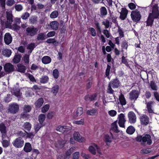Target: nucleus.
Returning a JSON list of instances; mask_svg holds the SVG:
<instances>
[{"instance_id":"46","label":"nucleus","mask_w":159,"mask_h":159,"mask_svg":"<svg viewBox=\"0 0 159 159\" xmlns=\"http://www.w3.org/2000/svg\"><path fill=\"white\" fill-rule=\"evenodd\" d=\"M45 39V36L43 33H41L38 35L37 39L38 40H43Z\"/></svg>"},{"instance_id":"47","label":"nucleus","mask_w":159,"mask_h":159,"mask_svg":"<svg viewBox=\"0 0 159 159\" xmlns=\"http://www.w3.org/2000/svg\"><path fill=\"white\" fill-rule=\"evenodd\" d=\"M13 94L16 97L20 96L21 95V93L20 92L19 89H15L13 90Z\"/></svg>"},{"instance_id":"30","label":"nucleus","mask_w":159,"mask_h":159,"mask_svg":"<svg viewBox=\"0 0 159 159\" xmlns=\"http://www.w3.org/2000/svg\"><path fill=\"white\" fill-rule=\"evenodd\" d=\"M68 129L66 126H59L57 127L56 130L61 133H63L65 131H67Z\"/></svg>"},{"instance_id":"56","label":"nucleus","mask_w":159,"mask_h":159,"mask_svg":"<svg viewBox=\"0 0 159 159\" xmlns=\"http://www.w3.org/2000/svg\"><path fill=\"white\" fill-rule=\"evenodd\" d=\"M24 109L25 112H28L30 111L31 108L29 105H25L24 107Z\"/></svg>"},{"instance_id":"19","label":"nucleus","mask_w":159,"mask_h":159,"mask_svg":"<svg viewBox=\"0 0 159 159\" xmlns=\"http://www.w3.org/2000/svg\"><path fill=\"white\" fill-rule=\"evenodd\" d=\"M147 142V143L148 145H150L152 143V141L151 139V136L150 135L146 134L143 137V142L145 143Z\"/></svg>"},{"instance_id":"40","label":"nucleus","mask_w":159,"mask_h":159,"mask_svg":"<svg viewBox=\"0 0 159 159\" xmlns=\"http://www.w3.org/2000/svg\"><path fill=\"white\" fill-rule=\"evenodd\" d=\"M45 116L44 114H41L39 117V120L40 124H42L45 119Z\"/></svg>"},{"instance_id":"45","label":"nucleus","mask_w":159,"mask_h":159,"mask_svg":"<svg viewBox=\"0 0 159 159\" xmlns=\"http://www.w3.org/2000/svg\"><path fill=\"white\" fill-rule=\"evenodd\" d=\"M76 115L77 116H80L83 113V109L82 107H78L76 110Z\"/></svg>"},{"instance_id":"21","label":"nucleus","mask_w":159,"mask_h":159,"mask_svg":"<svg viewBox=\"0 0 159 159\" xmlns=\"http://www.w3.org/2000/svg\"><path fill=\"white\" fill-rule=\"evenodd\" d=\"M155 103L154 101H150L147 103V107L149 113H152L153 112V110L152 109V106Z\"/></svg>"},{"instance_id":"1","label":"nucleus","mask_w":159,"mask_h":159,"mask_svg":"<svg viewBox=\"0 0 159 159\" xmlns=\"http://www.w3.org/2000/svg\"><path fill=\"white\" fill-rule=\"evenodd\" d=\"M38 29L33 26H31L27 28L26 30V34L27 35L30 37H33L37 34Z\"/></svg>"},{"instance_id":"36","label":"nucleus","mask_w":159,"mask_h":159,"mask_svg":"<svg viewBox=\"0 0 159 159\" xmlns=\"http://www.w3.org/2000/svg\"><path fill=\"white\" fill-rule=\"evenodd\" d=\"M35 44L34 43H31L28 44L27 46V48L29 49V51L28 52V53L30 54L32 52L34 48H35Z\"/></svg>"},{"instance_id":"11","label":"nucleus","mask_w":159,"mask_h":159,"mask_svg":"<svg viewBox=\"0 0 159 159\" xmlns=\"http://www.w3.org/2000/svg\"><path fill=\"white\" fill-rule=\"evenodd\" d=\"M141 124L144 125H147L149 122V118L145 115H142L140 117Z\"/></svg>"},{"instance_id":"39","label":"nucleus","mask_w":159,"mask_h":159,"mask_svg":"<svg viewBox=\"0 0 159 159\" xmlns=\"http://www.w3.org/2000/svg\"><path fill=\"white\" fill-rule=\"evenodd\" d=\"M20 55H15L13 59V62L16 64L18 63L20 60Z\"/></svg>"},{"instance_id":"7","label":"nucleus","mask_w":159,"mask_h":159,"mask_svg":"<svg viewBox=\"0 0 159 159\" xmlns=\"http://www.w3.org/2000/svg\"><path fill=\"white\" fill-rule=\"evenodd\" d=\"M7 21L6 22V25L7 27H9L13 22L12 15L11 11H7L6 12Z\"/></svg>"},{"instance_id":"48","label":"nucleus","mask_w":159,"mask_h":159,"mask_svg":"<svg viewBox=\"0 0 159 159\" xmlns=\"http://www.w3.org/2000/svg\"><path fill=\"white\" fill-rule=\"evenodd\" d=\"M48 80V78L47 76H44L42 77L40 79V82L42 83H46Z\"/></svg>"},{"instance_id":"44","label":"nucleus","mask_w":159,"mask_h":159,"mask_svg":"<svg viewBox=\"0 0 159 159\" xmlns=\"http://www.w3.org/2000/svg\"><path fill=\"white\" fill-rule=\"evenodd\" d=\"M43 126L42 124H36L34 126V128L35 133H36L39 130V129Z\"/></svg>"},{"instance_id":"18","label":"nucleus","mask_w":159,"mask_h":159,"mask_svg":"<svg viewBox=\"0 0 159 159\" xmlns=\"http://www.w3.org/2000/svg\"><path fill=\"white\" fill-rule=\"evenodd\" d=\"M44 102L43 99L42 98H39L35 102L34 105L37 109L40 108Z\"/></svg>"},{"instance_id":"29","label":"nucleus","mask_w":159,"mask_h":159,"mask_svg":"<svg viewBox=\"0 0 159 159\" xmlns=\"http://www.w3.org/2000/svg\"><path fill=\"white\" fill-rule=\"evenodd\" d=\"M59 90V86L58 85H55L52 88L51 90V92L54 95L56 96Z\"/></svg>"},{"instance_id":"16","label":"nucleus","mask_w":159,"mask_h":159,"mask_svg":"<svg viewBox=\"0 0 159 159\" xmlns=\"http://www.w3.org/2000/svg\"><path fill=\"white\" fill-rule=\"evenodd\" d=\"M128 10L125 8H122L120 12V18L122 20H125L126 17L128 14Z\"/></svg>"},{"instance_id":"58","label":"nucleus","mask_w":159,"mask_h":159,"mask_svg":"<svg viewBox=\"0 0 159 159\" xmlns=\"http://www.w3.org/2000/svg\"><path fill=\"white\" fill-rule=\"evenodd\" d=\"M111 87V85L109 84H108L107 89V92L108 93L113 94L114 93V91L112 89Z\"/></svg>"},{"instance_id":"8","label":"nucleus","mask_w":159,"mask_h":159,"mask_svg":"<svg viewBox=\"0 0 159 159\" xmlns=\"http://www.w3.org/2000/svg\"><path fill=\"white\" fill-rule=\"evenodd\" d=\"M125 117V116L123 113H121L118 115V123L120 127L122 128L125 127V124L126 121Z\"/></svg>"},{"instance_id":"17","label":"nucleus","mask_w":159,"mask_h":159,"mask_svg":"<svg viewBox=\"0 0 159 159\" xmlns=\"http://www.w3.org/2000/svg\"><path fill=\"white\" fill-rule=\"evenodd\" d=\"M109 84L111 85L113 88H116L120 86L119 81L117 79H115L110 81Z\"/></svg>"},{"instance_id":"35","label":"nucleus","mask_w":159,"mask_h":159,"mask_svg":"<svg viewBox=\"0 0 159 159\" xmlns=\"http://www.w3.org/2000/svg\"><path fill=\"white\" fill-rule=\"evenodd\" d=\"M23 127L24 129L30 131L31 127V125L29 122H26L24 123Z\"/></svg>"},{"instance_id":"34","label":"nucleus","mask_w":159,"mask_h":159,"mask_svg":"<svg viewBox=\"0 0 159 159\" xmlns=\"http://www.w3.org/2000/svg\"><path fill=\"white\" fill-rule=\"evenodd\" d=\"M154 19L151 16H150V15H149L147 20L146 21L147 25L152 26L153 22Z\"/></svg>"},{"instance_id":"31","label":"nucleus","mask_w":159,"mask_h":159,"mask_svg":"<svg viewBox=\"0 0 159 159\" xmlns=\"http://www.w3.org/2000/svg\"><path fill=\"white\" fill-rule=\"evenodd\" d=\"M11 51L10 49H5L2 51V54L6 57H9L11 54Z\"/></svg>"},{"instance_id":"25","label":"nucleus","mask_w":159,"mask_h":159,"mask_svg":"<svg viewBox=\"0 0 159 159\" xmlns=\"http://www.w3.org/2000/svg\"><path fill=\"white\" fill-rule=\"evenodd\" d=\"M32 148L31 144L29 143H26L25 144L24 150L25 152H28L31 151Z\"/></svg>"},{"instance_id":"41","label":"nucleus","mask_w":159,"mask_h":159,"mask_svg":"<svg viewBox=\"0 0 159 159\" xmlns=\"http://www.w3.org/2000/svg\"><path fill=\"white\" fill-rule=\"evenodd\" d=\"M102 24L105 26V28L107 29L110 26V23L109 21L107 19L105 20L102 21Z\"/></svg>"},{"instance_id":"38","label":"nucleus","mask_w":159,"mask_h":159,"mask_svg":"<svg viewBox=\"0 0 159 159\" xmlns=\"http://www.w3.org/2000/svg\"><path fill=\"white\" fill-rule=\"evenodd\" d=\"M104 140L107 145H108V143L111 142L112 138L110 137L108 135H106L104 137Z\"/></svg>"},{"instance_id":"37","label":"nucleus","mask_w":159,"mask_h":159,"mask_svg":"<svg viewBox=\"0 0 159 159\" xmlns=\"http://www.w3.org/2000/svg\"><path fill=\"white\" fill-rule=\"evenodd\" d=\"M100 14L102 16H105L107 14V11L104 7H102L100 8Z\"/></svg>"},{"instance_id":"54","label":"nucleus","mask_w":159,"mask_h":159,"mask_svg":"<svg viewBox=\"0 0 159 159\" xmlns=\"http://www.w3.org/2000/svg\"><path fill=\"white\" fill-rule=\"evenodd\" d=\"M108 113L111 116L113 117L115 116L116 115L117 112L115 110H111L109 111L108 112Z\"/></svg>"},{"instance_id":"22","label":"nucleus","mask_w":159,"mask_h":159,"mask_svg":"<svg viewBox=\"0 0 159 159\" xmlns=\"http://www.w3.org/2000/svg\"><path fill=\"white\" fill-rule=\"evenodd\" d=\"M50 25L52 29L57 30L58 28L59 23L57 21H54L51 22L50 23Z\"/></svg>"},{"instance_id":"59","label":"nucleus","mask_w":159,"mask_h":159,"mask_svg":"<svg viewBox=\"0 0 159 159\" xmlns=\"http://www.w3.org/2000/svg\"><path fill=\"white\" fill-rule=\"evenodd\" d=\"M150 86L152 89L154 90H156L157 89V87L155 83L153 82H151L150 83Z\"/></svg>"},{"instance_id":"5","label":"nucleus","mask_w":159,"mask_h":159,"mask_svg":"<svg viewBox=\"0 0 159 159\" xmlns=\"http://www.w3.org/2000/svg\"><path fill=\"white\" fill-rule=\"evenodd\" d=\"M24 143V140L21 137L16 138L12 142L14 146L17 148L22 147L23 146Z\"/></svg>"},{"instance_id":"23","label":"nucleus","mask_w":159,"mask_h":159,"mask_svg":"<svg viewBox=\"0 0 159 159\" xmlns=\"http://www.w3.org/2000/svg\"><path fill=\"white\" fill-rule=\"evenodd\" d=\"M111 130L116 133L120 132V130L118 129V127L116 121H115L111 124Z\"/></svg>"},{"instance_id":"50","label":"nucleus","mask_w":159,"mask_h":159,"mask_svg":"<svg viewBox=\"0 0 159 159\" xmlns=\"http://www.w3.org/2000/svg\"><path fill=\"white\" fill-rule=\"evenodd\" d=\"M29 55L26 54L24 56L23 59L25 64H28L29 63Z\"/></svg>"},{"instance_id":"57","label":"nucleus","mask_w":159,"mask_h":159,"mask_svg":"<svg viewBox=\"0 0 159 159\" xmlns=\"http://www.w3.org/2000/svg\"><path fill=\"white\" fill-rule=\"evenodd\" d=\"M16 10L18 11H21L23 9V7L21 4H16L15 6Z\"/></svg>"},{"instance_id":"12","label":"nucleus","mask_w":159,"mask_h":159,"mask_svg":"<svg viewBox=\"0 0 159 159\" xmlns=\"http://www.w3.org/2000/svg\"><path fill=\"white\" fill-rule=\"evenodd\" d=\"M12 40V38L11 34L9 33H6L4 36V41L7 45L10 44Z\"/></svg>"},{"instance_id":"60","label":"nucleus","mask_w":159,"mask_h":159,"mask_svg":"<svg viewBox=\"0 0 159 159\" xmlns=\"http://www.w3.org/2000/svg\"><path fill=\"white\" fill-rule=\"evenodd\" d=\"M92 80L91 78H89L87 81V87L88 89H89L91 86L92 84Z\"/></svg>"},{"instance_id":"13","label":"nucleus","mask_w":159,"mask_h":159,"mask_svg":"<svg viewBox=\"0 0 159 159\" xmlns=\"http://www.w3.org/2000/svg\"><path fill=\"white\" fill-rule=\"evenodd\" d=\"M129 95V98L131 100L135 101L138 97V92L136 90H132L130 93Z\"/></svg>"},{"instance_id":"42","label":"nucleus","mask_w":159,"mask_h":159,"mask_svg":"<svg viewBox=\"0 0 159 159\" xmlns=\"http://www.w3.org/2000/svg\"><path fill=\"white\" fill-rule=\"evenodd\" d=\"M58 15V13L57 11H54L52 12L50 15V17L51 18H57Z\"/></svg>"},{"instance_id":"33","label":"nucleus","mask_w":159,"mask_h":159,"mask_svg":"<svg viewBox=\"0 0 159 159\" xmlns=\"http://www.w3.org/2000/svg\"><path fill=\"white\" fill-rule=\"evenodd\" d=\"M119 100L121 104L122 105H125L126 103V102L124 95L121 94L119 96Z\"/></svg>"},{"instance_id":"4","label":"nucleus","mask_w":159,"mask_h":159,"mask_svg":"<svg viewBox=\"0 0 159 159\" xmlns=\"http://www.w3.org/2000/svg\"><path fill=\"white\" fill-rule=\"evenodd\" d=\"M19 109V105L16 103H13L9 105L8 108V112L11 114H15Z\"/></svg>"},{"instance_id":"2","label":"nucleus","mask_w":159,"mask_h":159,"mask_svg":"<svg viewBox=\"0 0 159 159\" xmlns=\"http://www.w3.org/2000/svg\"><path fill=\"white\" fill-rule=\"evenodd\" d=\"M130 16L132 20L134 22H138L139 21L141 17L140 12L138 10L132 11L131 12Z\"/></svg>"},{"instance_id":"3","label":"nucleus","mask_w":159,"mask_h":159,"mask_svg":"<svg viewBox=\"0 0 159 159\" xmlns=\"http://www.w3.org/2000/svg\"><path fill=\"white\" fill-rule=\"evenodd\" d=\"M150 16L153 18H157L159 17V11L158 7L157 4H155L153 6L152 8V12L149 14Z\"/></svg>"},{"instance_id":"26","label":"nucleus","mask_w":159,"mask_h":159,"mask_svg":"<svg viewBox=\"0 0 159 159\" xmlns=\"http://www.w3.org/2000/svg\"><path fill=\"white\" fill-rule=\"evenodd\" d=\"M66 142V141L65 140H59L56 143V146L59 148H61L63 147Z\"/></svg>"},{"instance_id":"24","label":"nucleus","mask_w":159,"mask_h":159,"mask_svg":"<svg viewBox=\"0 0 159 159\" xmlns=\"http://www.w3.org/2000/svg\"><path fill=\"white\" fill-rule=\"evenodd\" d=\"M41 60L43 64H46L51 62V58L48 56H45L42 57Z\"/></svg>"},{"instance_id":"51","label":"nucleus","mask_w":159,"mask_h":159,"mask_svg":"<svg viewBox=\"0 0 159 159\" xmlns=\"http://www.w3.org/2000/svg\"><path fill=\"white\" fill-rule=\"evenodd\" d=\"M29 16L30 14L28 12H26L22 14L21 16V18L23 20H26Z\"/></svg>"},{"instance_id":"10","label":"nucleus","mask_w":159,"mask_h":159,"mask_svg":"<svg viewBox=\"0 0 159 159\" xmlns=\"http://www.w3.org/2000/svg\"><path fill=\"white\" fill-rule=\"evenodd\" d=\"M129 121L131 124H134L136 121L135 114L133 111H130L128 114Z\"/></svg>"},{"instance_id":"62","label":"nucleus","mask_w":159,"mask_h":159,"mask_svg":"<svg viewBox=\"0 0 159 159\" xmlns=\"http://www.w3.org/2000/svg\"><path fill=\"white\" fill-rule=\"evenodd\" d=\"M11 95L10 94H8L7 97L5 98L4 100L6 102H8L11 101Z\"/></svg>"},{"instance_id":"32","label":"nucleus","mask_w":159,"mask_h":159,"mask_svg":"<svg viewBox=\"0 0 159 159\" xmlns=\"http://www.w3.org/2000/svg\"><path fill=\"white\" fill-rule=\"evenodd\" d=\"M135 129L132 126H129L127 128L126 132L129 134H133L135 131Z\"/></svg>"},{"instance_id":"14","label":"nucleus","mask_w":159,"mask_h":159,"mask_svg":"<svg viewBox=\"0 0 159 159\" xmlns=\"http://www.w3.org/2000/svg\"><path fill=\"white\" fill-rule=\"evenodd\" d=\"M89 151L93 154L95 155L96 153V151H97L99 153H100L99 150L98 146L95 144H93L92 145L89 147Z\"/></svg>"},{"instance_id":"20","label":"nucleus","mask_w":159,"mask_h":159,"mask_svg":"<svg viewBox=\"0 0 159 159\" xmlns=\"http://www.w3.org/2000/svg\"><path fill=\"white\" fill-rule=\"evenodd\" d=\"M17 70L21 73H24L26 69V66L24 65L19 64L17 65Z\"/></svg>"},{"instance_id":"61","label":"nucleus","mask_w":159,"mask_h":159,"mask_svg":"<svg viewBox=\"0 0 159 159\" xmlns=\"http://www.w3.org/2000/svg\"><path fill=\"white\" fill-rule=\"evenodd\" d=\"M15 3L14 0H7L6 4L7 5L11 6L13 5Z\"/></svg>"},{"instance_id":"15","label":"nucleus","mask_w":159,"mask_h":159,"mask_svg":"<svg viewBox=\"0 0 159 159\" xmlns=\"http://www.w3.org/2000/svg\"><path fill=\"white\" fill-rule=\"evenodd\" d=\"M73 137L75 140L79 142H83L84 140V138L82 137L78 132H75L74 133Z\"/></svg>"},{"instance_id":"53","label":"nucleus","mask_w":159,"mask_h":159,"mask_svg":"<svg viewBox=\"0 0 159 159\" xmlns=\"http://www.w3.org/2000/svg\"><path fill=\"white\" fill-rule=\"evenodd\" d=\"M53 75L54 78L56 79L58 78L59 75V72L57 69H55L53 70Z\"/></svg>"},{"instance_id":"27","label":"nucleus","mask_w":159,"mask_h":159,"mask_svg":"<svg viewBox=\"0 0 159 159\" xmlns=\"http://www.w3.org/2000/svg\"><path fill=\"white\" fill-rule=\"evenodd\" d=\"M2 144L4 148L7 147L9 145V141L6 140L7 138H8L7 136H6V137L5 138L2 137Z\"/></svg>"},{"instance_id":"9","label":"nucleus","mask_w":159,"mask_h":159,"mask_svg":"<svg viewBox=\"0 0 159 159\" xmlns=\"http://www.w3.org/2000/svg\"><path fill=\"white\" fill-rule=\"evenodd\" d=\"M0 132L2 134V137L5 138L7 135V127L3 123L0 124Z\"/></svg>"},{"instance_id":"55","label":"nucleus","mask_w":159,"mask_h":159,"mask_svg":"<svg viewBox=\"0 0 159 159\" xmlns=\"http://www.w3.org/2000/svg\"><path fill=\"white\" fill-rule=\"evenodd\" d=\"M29 21L30 24H34L37 21L36 18L35 16H32L29 19Z\"/></svg>"},{"instance_id":"64","label":"nucleus","mask_w":159,"mask_h":159,"mask_svg":"<svg viewBox=\"0 0 159 159\" xmlns=\"http://www.w3.org/2000/svg\"><path fill=\"white\" fill-rule=\"evenodd\" d=\"M80 153L76 152L73 154V159H78L79 158Z\"/></svg>"},{"instance_id":"49","label":"nucleus","mask_w":159,"mask_h":159,"mask_svg":"<svg viewBox=\"0 0 159 159\" xmlns=\"http://www.w3.org/2000/svg\"><path fill=\"white\" fill-rule=\"evenodd\" d=\"M151 151V149L150 148H146L142 149L141 151V153L143 154H147L150 153Z\"/></svg>"},{"instance_id":"43","label":"nucleus","mask_w":159,"mask_h":159,"mask_svg":"<svg viewBox=\"0 0 159 159\" xmlns=\"http://www.w3.org/2000/svg\"><path fill=\"white\" fill-rule=\"evenodd\" d=\"M49 105L46 104L42 108L41 111L43 113H45L48 111L49 108Z\"/></svg>"},{"instance_id":"63","label":"nucleus","mask_w":159,"mask_h":159,"mask_svg":"<svg viewBox=\"0 0 159 159\" xmlns=\"http://www.w3.org/2000/svg\"><path fill=\"white\" fill-rule=\"evenodd\" d=\"M103 33L106 36L107 38H108L110 37V34L108 31L107 30H104L103 31Z\"/></svg>"},{"instance_id":"52","label":"nucleus","mask_w":159,"mask_h":159,"mask_svg":"<svg viewBox=\"0 0 159 159\" xmlns=\"http://www.w3.org/2000/svg\"><path fill=\"white\" fill-rule=\"evenodd\" d=\"M89 30L91 34L94 37L96 35V34L95 30L93 28H89Z\"/></svg>"},{"instance_id":"6","label":"nucleus","mask_w":159,"mask_h":159,"mask_svg":"<svg viewBox=\"0 0 159 159\" xmlns=\"http://www.w3.org/2000/svg\"><path fill=\"white\" fill-rule=\"evenodd\" d=\"M4 69L5 71L7 74H10L15 70V68L14 66L11 63H8L5 64Z\"/></svg>"},{"instance_id":"28","label":"nucleus","mask_w":159,"mask_h":159,"mask_svg":"<svg viewBox=\"0 0 159 159\" xmlns=\"http://www.w3.org/2000/svg\"><path fill=\"white\" fill-rule=\"evenodd\" d=\"M98 113L97 110L94 108L90 109L87 111V115L89 116H94Z\"/></svg>"}]
</instances>
